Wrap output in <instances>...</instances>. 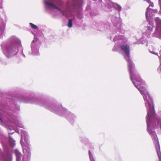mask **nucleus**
<instances>
[{"instance_id": "23", "label": "nucleus", "mask_w": 161, "mask_h": 161, "mask_svg": "<svg viewBox=\"0 0 161 161\" xmlns=\"http://www.w3.org/2000/svg\"><path fill=\"white\" fill-rule=\"evenodd\" d=\"M0 31H1V34H3V33L4 31V29H3L1 28H0Z\"/></svg>"}, {"instance_id": "17", "label": "nucleus", "mask_w": 161, "mask_h": 161, "mask_svg": "<svg viewBox=\"0 0 161 161\" xmlns=\"http://www.w3.org/2000/svg\"><path fill=\"white\" fill-rule=\"evenodd\" d=\"M147 41L145 39H144V38H142L140 39L139 41H136L134 43L135 44H143L145 43H146V46H147Z\"/></svg>"}, {"instance_id": "30", "label": "nucleus", "mask_w": 161, "mask_h": 161, "mask_svg": "<svg viewBox=\"0 0 161 161\" xmlns=\"http://www.w3.org/2000/svg\"><path fill=\"white\" fill-rule=\"evenodd\" d=\"M160 55H161V49L160 51Z\"/></svg>"}, {"instance_id": "16", "label": "nucleus", "mask_w": 161, "mask_h": 161, "mask_svg": "<svg viewBox=\"0 0 161 161\" xmlns=\"http://www.w3.org/2000/svg\"><path fill=\"white\" fill-rule=\"evenodd\" d=\"M9 108L13 111H16V110H20L19 106L15 103L14 105H11L10 107H9Z\"/></svg>"}, {"instance_id": "3", "label": "nucleus", "mask_w": 161, "mask_h": 161, "mask_svg": "<svg viewBox=\"0 0 161 161\" xmlns=\"http://www.w3.org/2000/svg\"><path fill=\"white\" fill-rule=\"evenodd\" d=\"M147 114L146 117L147 130L152 137L155 148L159 161H161V153L158 139L155 130H161V111L158 115L156 114L153 104L146 107Z\"/></svg>"}, {"instance_id": "28", "label": "nucleus", "mask_w": 161, "mask_h": 161, "mask_svg": "<svg viewBox=\"0 0 161 161\" xmlns=\"http://www.w3.org/2000/svg\"><path fill=\"white\" fill-rule=\"evenodd\" d=\"M87 8H90V6H88L87 7Z\"/></svg>"}, {"instance_id": "4", "label": "nucleus", "mask_w": 161, "mask_h": 161, "mask_svg": "<svg viewBox=\"0 0 161 161\" xmlns=\"http://www.w3.org/2000/svg\"><path fill=\"white\" fill-rule=\"evenodd\" d=\"M72 0V2L68 1L66 4L62 0H44V3L47 10L56 9L68 17L72 16L73 12L79 14L82 10V0Z\"/></svg>"}, {"instance_id": "2", "label": "nucleus", "mask_w": 161, "mask_h": 161, "mask_svg": "<svg viewBox=\"0 0 161 161\" xmlns=\"http://www.w3.org/2000/svg\"><path fill=\"white\" fill-rule=\"evenodd\" d=\"M8 98L13 100H17L20 102L34 104L43 107L60 116L65 118L71 124L74 123L76 118L75 114L68 111L66 108L63 107L60 104L51 103L47 100L34 97L30 98L24 96L17 97V99H14L12 97Z\"/></svg>"}, {"instance_id": "14", "label": "nucleus", "mask_w": 161, "mask_h": 161, "mask_svg": "<svg viewBox=\"0 0 161 161\" xmlns=\"http://www.w3.org/2000/svg\"><path fill=\"white\" fill-rule=\"evenodd\" d=\"M14 133V132L11 133L8 132V142L10 147H13L15 145V141L12 138L11 136H10V135L13 134Z\"/></svg>"}, {"instance_id": "31", "label": "nucleus", "mask_w": 161, "mask_h": 161, "mask_svg": "<svg viewBox=\"0 0 161 161\" xmlns=\"http://www.w3.org/2000/svg\"><path fill=\"white\" fill-rule=\"evenodd\" d=\"M110 37H111V38H110V39L111 40V38H112V36H110Z\"/></svg>"}, {"instance_id": "9", "label": "nucleus", "mask_w": 161, "mask_h": 161, "mask_svg": "<svg viewBox=\"0 0 161 161\" xmlns=\"http://www.w3.org/2000/svg\"><path fill=\"white\" fill-rule=\"evenodd\" d=\"M3 145L5 151V153L0 156V161H12V157L8 151V147L3 143Z\"/></svg>"}, {"instance_id": "29", "label": "nucleus", "mask_w": 161, "mask_h": 161, "mask_svg": "<svg viewBox=\"0 0 161 161\" xmlns=\"http://www.w3.org/2000/svg\"><path fill=\"white\" fill-rule=\"evenodd\" d=\"M23 55L24 57H25V55L23 53Z\"/></svg>"}, {"instance_id": "5", "label": "nucleus", "mask_w": 161, "mask_h": 161, "mask_svg": "<svg viewBox=\"0 0 161 161\" xmlns=\"http://www.w3.org/2000/svg\"><path fill=\"white\" fill-rule=\"evenodd\" d=\"M9 45L2 47L3 53L8 58L16 55L18 52V48L21 47L20 40L15 36H12L9 39Z\"/></svg>"}, {"instance_id": "21", "label": "nucleus", "mask_w": 161, "mask_h": 161, "mask_svg": "<svg viewBox=\"0 0 161 161\" xmlns=\"http://www.w3.org/2000/svg\"><path fill=\"white\" fill-rule=\"evenodd\" d=\"M80 141L83 143H84L85 141H87L88 140L85 137H80Z\"/></svg>"}, {"instance_id": "1", "label": "nucleus", "mask_w": 161, "mask_h": 161, "mask_svg": "<svg viewBox=\"0 0 161 161\" xmlns=\"http://www.w3.org/2000/svg\"><path fill=\"white\" fill-rule=\"evenodd\" d=\"M116 43L112 49L113 52H117L120 50L123 53L125 59L127 62L128 68L130 75V78L135 87L139 91L142 96L146 107L153 104L152 100L147 91V86L145 82L141 78L135 68L134 63L131 61L130 56V47L129 45L125 44L124 36L116 35L114 39Z\"/></svg>"}, {"instance_id": "22", "label": "nucleus", "mask_w": 161, "mask_h": 161, "mask_svg": "<svg viewBox=\"0 0 161 161\" xmlns=\"http://www.w3.org/2000/svg\"><path fill=\"white\" fill-rule=\"evenodd\" d=\"M150 53H152L156 55H157V54H158V53H157L156 52L155 50H154V51H151V50H150Z\"/></svg>"}, {"instance_id": "8", "label": "nucleus", "mask_w": 161, "mask_h": 161, "mask_svg": "<svg viewBox=\"0 0 161 161\" xmlns=\"http://www.w3.org/2000/svg\"><path fill=\"white\" fill-rule=\"evenodd\" d=\"M117 16L114 15H112L111 17V21L114 26L116 27L118 32H120L121 33L123 34L125 33V30L122 29L121 26V20L119 16L116 14Z\"/></svg>"}, {"instance_id": "26", "label": "nucleus", "mask_w": 161, "mask_h": 161, "mask_svg": "<svg viewBox=\"0 0 161 161\" xmlns=\"http://www.w3.org/2000/svg\"><path fill=\"white\" fill-rule=\"evenodd\" d=\"M15 132L19 133V130H15Z\"/></svg>"}, {"instance_id": "10", "label": "nucleus", "mask_w": 161, "mask_h": 161, "mask_svg": "<svg viewBox=\"0 0 161 161\" xmlns=\"http://www.w3.org/2000/svg\"><path fill=\"white\" fill-rule=\"evenodd\" d=\"M156 23L155 32L153 34L154 37L161 39V19L157 17L155 19Z\"/></svg>"}, {"instance_id": "6", "label": "nucleus", "mask_w": 161, "mask_h": 161, "mask_svg": "<svg viewBox=\"0 0 161 161\" xmlns=\"http://www.w3.org/2000/svg\"><path fill=\"white\" fill-rule=\"evenodd\" d=\"M20 143L22 146L24 156L23 161H30L31 157L30 148L31 145L28 139V133L23 130H20Z\"/></svg>"}, {"instance_id": "19", "label": "nucleus", "mask_w": 161, "mask_h": 161, "mask_svg": "<svg viewBox=\"0 0 161 161\" xmlns=\"http://www.w3.org/2000/svg\"><path fill=\"white\" fill-rule=\"evenodd\" d=\"M89 155L90 161H95L92 153H91L90 150L89 151Z\"/></svg>"}, {"instance_id": "18", "label": "nucleus", "mask_w": 161, "mask_h": 161, "mask_svg": "<svg viewBox=\"0 0 161 161\" xmlns=\"http://www.w3.org/2000/svg\"><path fill=\"white\" fill-rule=\"evenodd\" d=\"M30 25L31 27L33 29L35 30H37L38 29V28L37 26L31 23H30Z\"/></svg>"}, {"instance_id": "11", "label": "nucleus", "mask_w": 161, "mask_h": 161, "mask_svg": "<svg viewBox=\"0 0 161 161\" xmlns=\"http://www.w3.org/2000/svg\"><path fill=\"white\" fill-rule=\"evenodd\" d=\"M106 3L105 6L109 9L114 7L115 9L118 11V12L117 13V14H118V16H119L120 12L122 9L121 7L118 4L113 3L110 1V0H106Z\"/></svg>"}, {"instance_id": "25", "label": "nucleus", "mask_w": 161, "mask_h": 161, "mask_svg": "<svg viewBox=\"0 0 161 161\" xmlns=\"http://www.w3.org/2000/svg\"><path fill=\"white\" fill-rule=\"evenodd\" d=\"M3 123V120L0 117V123L1 124Z\"/></svg>"}, {"instance_id": "13", "label": "nucleus", "mask_w": 161, "mask_h": 161, "mask_svg": "<svg viewBox=\"0 0 161 161\" xmlns=\"http://www.w3.org/2000/svg\"><path fill=\"white\" fill-rule=\"evenodd\" d=\"M10 119L12 121L13 124L17 127L23 128L24 126L21 123L20 121L17 119L16 117L13 116L12 115H9Z\"/></svg>"}, {"instance_id": "24", "label": "nucleus", "mask_w": 161, "mask_h": 161, "mask_svg": "<svg viewBox=\"0 0 161 161\" xmlns=\"http://www.w3.org/2000/svg\"><path fill=\"white\" fill-rule=\"evenodd\" d=\"M159 3L160 8H161V0H159Z\"/></svg>"}, {"instance_id": "15", "label": "nucleus", "mask_w": 161, "mask_h": 161, "mask_svg": "<svg viewBox=\"0 0 161 161\" xmlns=\"http://www.w3.org/2000/svg\"><path fill=\"white\" fill-rule=\"evenodd\" d=\"M14 153L16 156V161H20L21 154L17 149H15L14 151Z\"/></svg>"}, {"instance_id": "27", "label": "nucleus", "mask_w": 161, "mask_h": 161, "mask_svg": "<svg viewBox=\"0 0 161 161\" xmlns=\"http://www.w3.org/2000/svg\"><path fill=\"white\" fill-rule=\"evenodd\" d=\"M93 0L94 1H96L97 0ZM99 3H101L102 2V0H99Z\"/></svg>"}, {"instance_id": "32", "label": "nucleus", "mask_w": 161, "mask_h": 161, "mask_svg": "<svg viewBox=\"0 0 161 161\" xmlns=\"http://www.w3.org/2000/svg\"><path fill=\"white\" fill-rule=\"evenodd\" d=\"M144 1H145V0H144Z\"/></svg>"}, {"instance_id": "7", "label": "nucleus", "mask_w": 161, "mask_h": 161, "mask_svg": "<svg viewBox=\"0 0 161 161\" xmlns=\"http://www.w3.org/2000/svg\"><path fill=\"white\" fill-rule=\"evenodd\" d=\"M145 0L148 3L150 4L149 6L147 8L146 12V17L148 24L145 27L144 31L147 36L149 37L153 31V24L152 20L153 19V13L154 10L150 8V7H153L154 6L153 3H152L150 0Z\"/></svg>"}, {"instance_id": "20", "label": "nucleus", "mask_w": 161, "mask_h": 161, "mask_svg": "<svg viewBox=\"0 0 161 161\" xmlns=\"http://www.w3.org/2000/svg\"><path fill=\"white\" fill-rule=\"evenodd\" d=\"M73 23L71 19H69V20L68 26L69 28H71L72 26Z\"/></svg>"}, {"instance_id": "12", "label": "nucleus", "mask_w": 161, "mask_h": 161, "mask_svg": "<svg viewBox=\"0 0 161 161\" xmlns=\"http://www.w3.org/2000/svg\"><path fill=\"white\" fill-rule=\"evenodd\" d=\"M39 44L36 42V41L34 40L31 43V47L32 52L31 53L34 55H38L39 54Z\"/></svg>"}]
</instances>
